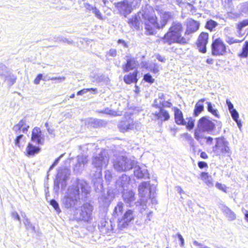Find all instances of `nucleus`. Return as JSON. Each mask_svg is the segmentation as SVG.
I'll use <instances>...</instances> for the list:
<instances>
[{
	"instance_id": "f257e3e1",
	"label": "nucleus",
	"mask_w": 248,
	"mask_h": 248,
	"mask_svg": "<svg viewBox=\"0 0 248 248\" xmlns=\"http://www.w3.org/2000/svg\"><path fill=\"white\" fill-rule=\"evenodd\" d=\"M140 15L145 18V29L147 34H153L156 29L163 28L167 22L173 17V14L170 12H163L160 14V20L157 21V17L152 13L153 9L148 6Z\"/></svg>"
},
{
	"instance_id": "f03ea898",
	"label": "nucleus",
	"mask_w": 248,
	"mask_h": 248,
	"mask_svg": "<svg viewBox=\"0 0 248 248\" xmlns=\"http://www.w3.org/2000/svg\"><path fill=\"white\" fill-rule=\"evenodd\" d=\"M81 196H85L90 192V187L87 183L83 180H78L76 185L69 186L62 201V204L65 208H69L76 205Z\"/></svg>"
},
{
	"instance_id": "7ed1b4c3",
	"label": "nucleus",
	"mask_w": 248,
	"mask_h": 248,
	"mask_svg": "<svg viewBox=\"0 0 248 248\" xmlns=\"http://www.w3.org/2000/svg\"><path fill=\"white\" fill-rule=\"evenodd\" d=\"M183 27L181 22L174 21L171 23L168 32L164 36L160 38L159 43L171 45L174 43L186 44L188 43L189 38L182 36Z\"/></svg>"
},
{
	"instance_id": "20e7f679",
	"label": "nucleus",
	"mask_w": 248,
	"mask_h": 248,
	"mask_svg": "<svg viewBox=\"0 0 248 248\" xmlns=\"http://www.w3.org/2000/svg\"><path fill=\"white\" fill-rule=\"evenodd\" d=\"M108 154L105 150H102L100 153L93 157L92 164L96 169L93 176V181L94 184L96 183H101L102 170L103 168H106L108 166Z\"/></svg>"
},
{
	"instance_id": "39448f33",
	"label": "nucleus",
	"mask_w": 248,
	"mask_h": 248,
	"mask_svg": "<svg viewBox=\"0 0 248 248\" xmlns=\"http://www.w3.org/2000/svg\"><path fill=\"white\" fill-rule=\"evenodd\" d=\"M215 127L214 123L206 117H202L198 122L197 127L194 130V138L201 142L204 138V133L212 131Z\"/></svg>"
},
{
	"instance_id": "423d86ee",
	"label": "nucleus",
	"mask_w": 248,
	"mask_h": 248,
	"mask_svg": "<svg viewBox=\"0 0 248 248\" xmlns=\"http://www.w3.org/2000/svg\"><path fill=\"white\" fill-rule=\"evenodd\" d=\"M112 161L113 168L119 172L129 170L138 164L136 160L123 155H114Z\"/></svg>"
},
{
	"instance_id": "0eeeda50",
	"label": "nucleus",
	"mask_w": 248,
	"mask_h": 248,
	"mask_svg": "<svg viewBox=\"0 0 248 248\" xmlns=\"http://www.w3.org/2000/svg\"><path fill=\"white\" fill-rule=\"evenodd\" d=\"M228 141L223 137L216 139V144L213 147V152L216 155H228L231 154Z\"/></svg>"
},
{
	"instance_id": "6e6552de",
	"label": "nucleus",
	"mask_w": 248,
	"mask_h": 248,
	"mask_svg": "<svg viewBox=\"0 0 248 248\" xmlns=\"http://www.w3.org/2000/svg\"><path fill=\"white\" fill-rule=\"evenodd\" d=\"M141 0H125L123 2L118 3L117 7L120 13L126 16L131 13L132 10L140 5Z\"/></svg>"
},
{
	"instance_id": "1a4fd4ad",
	"label": "nucleus",
	"mask_w": 248,
	"mask_h": 248,
	"mask_svg": "<svg viewBox=\"0 0 248 248\" xmlns=\"http://www.w3.org/2000/svg\"><path fill=\"white\" fill-rule=\"evenodd\" d=\"M93 207L91 204L84 203L80 207L79 216L76 217L86 222H89L93 218Z\"/></svg>"
},
{
	"instance_id": "9d476101",
	"label": "nucleus",
	"mask_w": 248,
	"mask_h": 248,
	"mask_svg": "<svg viewBox=\"0 0 248 248\" xmlns=\"http://www.w3.org/2000/svg\"><path fill=\"white\" fill-rule=\"evenodd\" d=\"M139 126L138 122L134 121L131 118L125 119L119 122L118 127L119 130L123 133L130 130H134Z\"/></svg>"
},
{
	"instance_id": "9b49d317",
	"label": "nucleus",
	"mask_w": 248,
	"mask_h": 248,
	"mask_svg": "<svg viewBox=\"0 0 248 248\" xmlns=\"http://www.w3.org/2000/svg\"><path fill=\"white\" fill-rule=\"evenodd\" d=\"M226 53V46L223 41L217 38L212 44V53L215 56L224 55Z\"/></svg>"
},
{
	"instance_id": "f8f14e48",
	"label": "nucleus",
	"mask_w": 248,
	"mask_h": 248,
	"mask_svg": "<svg viewBox=\"0 0 248 248\" xmlns=\"http://www.w3.org/2000/svg\"><path fill=\"white\" fill-rule=\"evenodd\" d=\"M138 191L140 200H146L149 195L152 192V188L149 182H144L141 183L138 187Z\"/></svg>"
},
{
	"instance_id": "ddd939ff",
	"label": "nucleus",
	"mask_w": 248,
	"mask_h": 248,
	"mask_svg": "<svg viewBox=\"0 0 248 248\" xmlns=\"http://www.w3.org/2000/svg\"><path fill=\"white\" fill-rule=\"evenodd\" d=\"M68 177V174L66 170L64 172L58 171L56 180L54 181V189L57 191L59 189V185L61 184L62 188L66 186V180Z\"/></svg>"
},
{
	"instance_id": "4468645a",
	"label": "nucleus",
	"mask_w": 248,
	"mask_h": 248,
	"mask_svg": "<svg viewBox=\"0 0 248 248\" xmlns=\"http://www.w3.org/2000/svg\"><path fill=\"white\" fill-rule=\"evenodd\" d=\"M209 35L208 33L202 32L199 36L197 46L200 51L205 53L206 51V46L208 43Z\"/></svg>"
},
{
	"instance_id": "2eb2a0df",
	"label": "nucleus",
	"mask_w": 248,
	"mask_h": 248,
	"mask_svg": "<svg viewBox=\"0 0 248 248\" xmlns=\"http://www.w3.org/2000/svg\"><path fill=\"white\" fill-rule=\"evenodd\" d=\"M139 65L138 62L134 58H128L125 64L122 65L124 72H128L130 70L136 69Z\"/></svg>"
},
{
	"instance_id": "dca6fc26",
	"label": "nucleus",
	"mask_w": 248,
	"mask_h": 248,
	"mask_svg": "<svg viewBox=\"0 0 248 248\" xmlns=\"http://www.w3.org/2000/svg\"><path fill=\"white\" fill-rule=\"evenodd\" d=\"M134 168V175L138 178H148L149 174L145 166H139L137 164L133 168Z\"/></svg>"
},
{
	"instance_id": "f3484780",
	"label": "nucleus",
	"mask_w": 248,
	"mask_h": 248,
	"mask_svg": "<svg viewBox=\"0 0 248 248\" xmlns=\"http://www.w3.org/2000/svg\"><path fill=\"white\" fill-rule=\"evenodd\" d=\"M123 199L127 206H131L136 200L135 193L132 190L124 191Z\"/></svg>"
},
{
	"instance_id": "a211bd4d",
	"label": "nucleus",
	"mask_w": 248,
	"mask_h": 248,
	"mask_svg": "<svg viewBox=\"0 0 248 248\" xmlns=\"http://www.w3.org/2000/svg\"><path fill=\"white\" fill-rule=\"evenodd\" d=\"M29 126L26 124V121L24 119L21 120L18 124L14 126L13 130L17 135L20 134V131L24 133L28 130Z\"/></svg>"
},
{
	"instance_id": "6ab92c4d",
	"label": "nucleus",
	"mask_w": 248,
	"mask_h": 248,
	"mask_svg": "<svg viewBox=\"0 0 248 248\" xmlns=\"http://www.w3.org/2000/svg\"><path fill=\"white\" fill-rule=\"evenodd\" d=\"M78 163L74 167V170L77 172H80L84 168V165L88 162L87 156L80 155L77 156Z\"/></svg>"
},
{
	"instance_id": "aec40b11",
	"label": "nucleus",
	"mask_w": 248,
	"mask_h": 248,
	"mask_svg": "<svg viewBox=\"0 0 248 248\" xmlns=\"http://www.w3.org/2000/svg\"><path fill=\"white\" fill-rule=\"evenodd\" d=\"M42 132L40 128L34 127L32 131L31 141L36 144H42Z\"/></svg>"
},
{
	"instance_id": "412c9836",
	"label": "nucleus",
	"mask_w": 248,
	"mask_h": 248,
	"mask_svg": "<svg viewBox=\"0 0 248 248\" xmlns=\"http://www.w3.org/2000/svg\"><path fill=\"white\" fill-rule=\"evenodd\" d=\"M200 24L193 20L190 19L188 21L187 27L185 31V36L193 33L196 31L199 28Z\"/></svg>"
},
{
	"instance_id": "4be33fe9",
	"label": "nucleus",
	"mask_w": 248,
	"mask_h": 248,
	"mask_svg": "<svg viewBox=\"0 0 248 248\" xmlns=\"http://www.w3.org/2000/svg\"><path fill=\"white\" fill-rule=\"evenodd\" d=\"M152 114L155 116L156 119L161 121H168L169 120L170 117L169 112L162 108H159V112H153Z\"/></svg>"
},
{
	"instance_id": "5701e85b",
	"label": "nucleus",
	"mask_w": 248,
	"mask_h": 248,
	"mask_svg": "<svg viewBox=\"0 0 248 248\" xmlns=\"http://www.w3.org/2000/svg\"><path fill=\"white\" fill-rule=\"evenodd\" d=\"M175 123L178 125H186V121L183 118L182 112L177 108L173 107Z\"/></svg>"
},
{
	"instance_id": "b1692460",
	"label": "nucleus",
	"mask_w": 248,
	"mask_h": 248,
	"mask_svg": "<svg viewBox=\"0 0 248 248\" xmlns=\"http://www.w3.org/2000/svg\"><path fill=\"white\" fill-rule=\"evenodd\" d=\"M130 178L126 174H123L116 181V186L119 187L125 188L129 185Z\"/></svg>"
},
{
	"instance_id": "393cba45",
	"label": "nucleus",
	"mask_w": 248,
	"mask_h": 248,
	"mask_svg": "<svg viewBox=\"0 0 248 248\" xmlns=\"http://www.w3.org/2000/svg\"><path fill=\"white\" fill-rule=\"evenodd\" d=\"M40 148L32 145L29 143L26 148L25 155L28 156H33L40 151Z\"/></svg>"
},
{
	"instance_id": "a878e982",
	"label": "nucleus",
	"mask_w": 248,
	"mask_h": 248,
	"mask_svg": "<svg viewBox=\"0 0 248 248\" xmlns=\"http://www.w3.org/2000/svg\"><path fill=\"white\" fill-rule=\"evenodd\" d=\"M146 8H148V6H146L145 7L143 8L141 11L140 12L138 13L137 16L129 19V23L131 24V25L134 27L135 28L139 27V21L140 19L141 20H143V22L145 23V18L142 16L141 15H140V16H139V15L141 14V13H142L143 12V11Z\"/></svg>"
},
{
	"instance_id": "bb28decb",
	"label": "nucleus",
	"mask_w": 248,
	"mask_h": 248,
	"mask_svg": "<svg viewBox=\"0 0 248 248\" xmlns=\"http://www.w3.org/2000/svg\"><path fill=\"white\" fill-rule=\"evenodd\" d=\"M137 74L138 71L136 70L133 73H130L128 75H125L124 77V81L128 84L137 82L138 80L137 79Z\"/></svg>"
},
{
	"instance_id": "cd10ccee",
	"label": "nucleus",
	"mask_w": 248,
	"mask_h": 248,
	"mask_svg": "<svg viewBox=\"0 0 248 248\" xmlns=\"http://www.w3.org/2000/svg\"><path fill=\"white\" fill-rule=\"evenodd\" d=\"M201 179L209 187H213L214 186L213 179L212 176L207 172H202L200 175Z\"/></svg>"
},
{
	"instance_id": "c85d7f7f",
	"label": "nucleus",
	"mask_w": 248,
	"mask_h": 248,
	"mask_svg": "<svg viewBox=\"0 0 248 248\" xmlns=\"http://www.w3.org/2000/svg\"><path fill=\"white\" fill-rule=\"evenodd\" d=\"M206 100L205 98H202L199 100L196 104L194 109V114L195 116H197L204 109L203 103Z\"/></svg>"
},
{
	"instance_id": "c756f323",
	"label": "nucleus",
	"mask_w": 248,
	"mask_h": 248,
	"mask_svg": "<svg viewBox=\"0 0 248 248\" xmlns=\"http://www.w3.org/2000/svg\"><path fill=\"white\" fill-rule=\"evenodd\" d=\"M114 198L113 194L108 193L107 197H103L100 199V202H102V205L104 207L108 206Z\"/></svg>"
},
{
	"instance_id": "7c9ffc66",
	"label": "nucleus",
	"mask_w": 248,
	"mask_h": 248,
	"mask_svg": "<svg viewBox=\"0 0 248 248\" xmlns=\"http://www.w3.org/2000/svg\"><path fill=\"white\" fill-rule=\"evenodd\" d=\"M223 212L224 213L226 217L229 221H232L235 219V214L227 207H224L223 209Z\"/></svg>"
},
{
	"instance_id": "2f4dec72",
	"label": "nucleus",
	"mask_w": 248,
	"mask_h": 248,
	"mask_svg": "<svg viewBox=\"0 0 248 248\" xmlns=\"http://www.w3.org/2000/svg\"><path fill=\"white\" fill-rule=\"evenodd\" d=\"M5 82H7L9 85H13L16 80V77L8 72L2 78Z\"/></svg>"
},
{
	"instance_id": "473e14b6",
	"label": "nucleus",
	"mask_w": 248,
	"mask_h": 248,
	"mask_svg": "<svg viewBox=\"0 0 248 248\" xmlns=\"http://www.w3.org/2000/svg\"><path fill=\"white\" fill-rule=\"evenodd\" d=\"M134 217L135 215L134 214V211L132 210H128L124 213L123 219L130 222L134 220Z\"/></svg>"
},
{
	"instance_id": "72a5a7b5",
	"label": "nucleus",
	"mask_w": 248,
	"mask_h": 248,
	"mask_svg": "<svg viewBox=\"0 0 248 248\" xmlns=\"http://www.w3.org/2000/svg\"><path fill=\"white\" fill-rule=\"evenodd\" d=\"M206 104H207L208 111L211 113L213 115H214L216 117L219 118V115L218 110L216 108H213L212 104L210 102H207Z\"/></svg>"
},
{
	"instance_id": "f704fd0d",
	"label": "nucleus",
	"mask_w": 248,
	"mask_h": 248,
	"mask_svg": "<svg viewBox=\"0 0 248 248\" xmlns=\"http://www.w3.org/2000/svg\"><path fill=\"white\" fill-rule=\"evenodd\" d=\"M99 112L105 113L112 116H120L121 115V114L118 113L117 111L110 109L108 108H105V109L100 110Z\"/></svg>"
},
{
	"instance_id": "c9c22d12",
	"label": "nucleus",
	"mask_w": 248,
	"mask_h": 248,
	"mask_svg": "<svg viewBox=\"0 0 248 248\" xmlns=\"http://www.w3.org/2000/svg\"><path fill=\"white\" fill-rule=\"evenodd\" d=\"M230 112L231 114V116L234 121H235L238 125V126L240 127L241 125L240 121L238 120L239 114L236 109L232 110L230 111Z\"/></svg>"
},
{
	"instance_id": "e433bc0d",
	"label": "nucleus",
	"mask_w": 248,
	"mask_h": 248,
	"mask_svg": "<svg viewBox=\"0 0 248 248\" xmlns=\"http://www.w3.org/2000/svg\"><path fill=\"white\" fill-rule=\"evenodd\" d=\"M241 58H247L248 56V41L245 42L242 49V52L239 54Z\"/></svg>"
},
{
	"instance_id": "4c0bfd02",
	"label": "nucleus",
	"mask_w": 248,
	"mask_h": 248,
	"mask_svg": "<svg viewBox=\"0 0 248 248\" xmlns=\"http://www.w3.org/2000/svg\"><path fill=\"white\" fill-rule=\"evenodd\" d=\"M124 203L119 202L114 209V213L117 215H121L123 211Z\"/></svg>"
},
{
	"instance_id": "58836bf2",
	"label": "nucleus",
	"mask_w": 248,
	"mask_h": 248,
	"mask_svg": "<svg viewBox=\"0 0 248 248\" xmlns=\"http://www.w3.org/2000/svg\"><path fill=\"white\" fill-rule=\"evenodd\" d=\"M92 91V93L96 94L97 93V89L96 88H87L83 89L77 93L78 95H82L85 93H86L88 92Z\"/></svg>"
},
{
	"instance_id": "ea45409f",
	"label": "nucleus",
	"mask_w": 248,
	"mask_h": 248,
	"mask_svg": "<svg viewBox=\"0 0 248 248\" xmlns=\"http://www.w3.org/2000/svg\"><path fill=\"white\" fill-rule=\"evenodd\" d=\"M186 127L188 130L192 129L194 126V120L191 117L187 118L186 119Z\"/></svg>"
},
{
	"instance_id": "a19ab883",
	"label": "nucleus",
	"mask_w": 248,
	"mask_h": 248,
	"mask_svg": "<svg viewBox=\"0 0 248 248\" xmlns=\"http://www.w3.org/2000/svg\"><path fill=\"white\" fill-rule=\"evenodd\" d=\"M135 203L137 206H139L140 212L141 213H142L144 211H145L147 208V205L144 200H141L140 202H136Z\"/></svg>"
},
{
	"instance_id": "79ce46f5",
	"label": "nucleus",
	"mask_w": 248,
	"mask_h": 248,
	"mask_svg": "<svg viewBox=\"0 0 248 248\" xmlns=\"http://www.w3.org/2000/svg\"><path fill=\"white\" fill-rule=\"evenodd\" d=\"M113 228L111 224L109 227H101L100 230V232L104 234H109L112 232Z\"/></svg>"
},
{
	"instance_id": "37998d69",
	"label": "nucleus",
	"mask_w": 248,
	"mask_h": 248,
	"mask_svg": "<svg viewBox=\"0 0 248 248\" xmlns=\"http://www.w3.org/2000/svg\"><path fill=\"white\" fill-rule=\"evenodd\" d=\"M225 41L230 45H232L234 43H239L242 41V40L236 39L231 36H227L226 37Z\"/></svg>"
},
{
	"instance_id": "c03bdc74",
	"label": "nucleus",
	"mask_w": 248,
	"mask_h": 248,
	"mask_svg": "<svg viewBox=\"0 0 248 248\" xmlns=\"http://www.w3.org/2000/svg\"><path fill=\"white\" fill-rule=\"evenodd\" d=\"M8 72V69L6 66L0 64V77L1 79Z\"/></svg>"
},
{
	"instance_id": "a18cd8bd",
	"label": "nucleus",
	"mask_w": 248,
	"mask_h": 248,
	"mask_svg": "<svg viewBox=\"0 0 248 248\" xmlns=\"http://www.w3.org/2000/svg\"><path fill=\"white\" fill-rule=\"evenodd\" d=\"M129 223V222L128 221H126L124 219H122L119 222L118 224V228L119 230H122L128 226Z\"/></svg>"
},
{
	"instance_id": "49530a36",
	"label": "nucleus",
	"mask_w": 248,
	"mask_h": 248,
	"mask_svg": "<svg viewBox=\"0 0 248 248\" xmlns=\"http://www.w3.org/2000/svg\"><path fill=\"white\" fill-rule=\"evenodd\" d=\"M25 227L27 230H31V231H34L35 227L29 221L28 218H26L24 222Z\"/></svg>"
},
{
	"instance_id": "de8ad7c7",
	"label": "nucleus",
	"mask_w": 248,
	"mask_h": 248,
	"mask_svg": "<svg viewBox=\"0 0 248 248\" xmlns=\"http://www.w3.org/2000/svg\"><path fill=\"white\" fill-rule=\"evenodd\" d=\"M217 25V23L215 21L211 20L207 22L206 27L207 29L212 31Z\"/></svg>"
},
{
	"instance_id": "09e8293b",
	"label": "nucleus",
	"mask_w": 248,
	"mask_h": 248,
	"mask_svg": "<svg viewBox=\"0 0 248 248\" xmlns=\"http://www.w3.org/2000/svg\"><path fill=\"white\" fill-rule=\"evenodd\" d=\"M247 25H248V19H245L240 22L237 25V29L239 32H240L243 28L245 27Z\"/></svg>"
},
{
	"instance_id": "8fccbe9b",
	"label": "nucleus",
	"mask_w": 248,
	"mask_h": 248,
	"mask_svg": "<svg viewBox=\"0 0 248 248\" xmlns=\"http://www.w3.org/2000/svg\"><path fill=\"white\" fill-rule=\"evenodd\" d=\"M50 203L54 207V208L57 211V212L59 213L61 212V210L59 207V204L57 203V202L55 200H51Z\"/></svg>"
},
{
	"instance_id": "3c124183",
	"label": "nucleus",
	"mask_w": 248,
	"mask_h": 248,
	"mask_svg": "<svg viewBox=\"0 0 248 248\" xmlns=\"http://www.w3.org/2000/svg\"><path fill=\"white\" fill-rule=\"evenodd\" d=\"M159 104L161 105L160 108H170L172 106L171 102L168 101L162 100L159 101Z\"/></svg>"
},
{
	"instance_id": "603ef678",
	"label": "nucleus",
	"mask_w": 248,
	"mask_h": 248,
	"mask_svg": "<svg viewBox=\"0 0 248 248\" xmlns=\"http://www.w3.org/2000/svg\"><path fill=\"white\" fill-rule=\"evenodd\" d=\"M93 13L95 16L99 19L103 20V18L102 16V14L100 11L97 9L96 7L94 8L93 10L92 11Z\"/></svg>"
},
{
	"instance_id": "864d4df0",
	"label": "nucleus",
	"mask_w": 248,
	"mask_h": 248,
	"mask_svg": "<svg viewBox=\"0 0 248 248\" xmlns=\"http://www.w3.org/2000/svg\"><path fill=\"white\" fill-rule=\"evenodd\" d=\"M149 199L151 200V203L153 204H156L157 203V201L156 199H155V192H152L149 196Z\"/></svg>"
},
{
	"instance_id": "5fc2aeb1",
	"label": "nucleus",
	"mask_w": 248,
	"mask_h": 248,
	"mask_svg": "<svg viewBox=\"0 0 248 248\" xmlns=\"http://www.w3.org/2000/svg\"><path fill=\"white\" fill-rule=\"evenodd\" d=\"M150 70L154 73H157L159 71V66L157 64H153L150 67Z\"/></svg>"
},
{
	"instance_id": "6e6d98bb",
	"label": "nucleus",
	"mask_w": 248,
	"mask_h": 248,
	"mask_svg": "<svg viewBox=\"0 0 248 248\" xmlns=\"http://www.w3.org/2000/svg\"><path fill=\"white\" fill-rule=\"evenodd\" d=\"M181 137L187 141H192L193 139L191 135L187 133H185L181 135Z\"/></svg>"
},
{
	"instance_id": "4d7b16f0",
	"label": "nucleus",
	"mask_w": 248,
	"mask_h": 248,
	"mask_svg": "<svg viewBox=\"0 0 248 248\" xmlns=\"http://www.w3.org/2000/svg\"><path fill=\"white\" fill-rule=\"evenodd\" d=\"M144 79L148 82L149 83H153L154 81V79L153 78L152 76L149 74H147L144 76Z\"/></svg>"
},
{
	"instance_id": "13d9d810",
	"label": "nucleus",
	"mask_w": 248,
	"mask_h": 248,
	"mask_svg": "<svg viewBox=\"0 0 248 248\" xmlns=\"http://www.w3.org/2000/svg\"><path fill=\"white\" fill-rule=\"evenodd\" d=\"M105 178L108 181H110L111 180L112 176L111 172L110 170H107L105 171Z\"/></svg>"
},
{
	"instance_id": "bf43d9fd",
	"label": "nucleus",
	"mask_w": 248,
	"mask_h": 248,
	"mask_svg": "<svg viewBox=\"0 0 248 248\" xmlns=\"http://www.w3.org/2000/svg\"><path fill=\"white\" fill-rule=\"evenodd\" d=\"M216 187L218 189L226 192V187L224 185H222L219 183L217 182L216 184Z\"/></svg>"
},
{
	"instance_id": "052dcab7",
	"label": "nucleus",
	"mask_w": 248,
	"mask_h": 248,
	"mask_svg": "<svg viewBox=\"0 0 248 248\" xmlns=\"http://www.w3.org/2000/svg\"><path fill=\"white\" fill-rule=\"evenodd\" d=\"M23 135L22 134H19L18 136L16 138V139L15 140V143L16 145L19 147V143L20 141L23 139Z\"/></svg>"
},
{
	"instance_id": "680f3d73",
	"label": "nucleus",
	"mask_w": 248,
	"mask_h": 248,
	"mask_svg": "<svg viewBox=\"0 0 248 248\" xmlns=\"http://www.w3.org/2000/svg\"><path fill=\"white\" fill-rule=\"evenodd\" d=\"M110 224H111L110 222H108V221H106L105 220H103L100 222V224L99 225V229H101V227H106L107 226V227H109L110 226Z\"/></svg>"
},
{
	"instance_id": "e2e57ef3",
	"label": "nucleus",
	"mask_w": 248,
	"mask_h": 248,
	"mask_svg": "<svg viewBox=\"0 0 248 248\" xmlns=\"http://www.w3.org/2000/svg\"><path fill=\"white\" fill-rule=\"evenodd\" d=\"M107 55L111 57H115L117 55V51L115 49H110L108 52Z\"/></svg>"
},
{
	"instance_id": "0e129e2a",
	"label": "nucleus",
	"mask_w": 248,
	"mask_h": 248,
	"mask_svg": "<svg viewBox=\"0 0 248 248\" xmlns=\"http://www.w3.org/2000/svg\"><path fill=\"white\" fill-rule=\"evenodd\" d=\"M50 80H56L58 82H62L65 79V78L64 77H55V78H49Z\"/></svg>"
},
{
	"instance_id": "69168bd1",
	"label": "nucleus",
	"mask_w": 248,
	"mask_h": 248,
	"mask_svg": "<svg viewBox=\"0 0 248 248\" xmlns=\"http://www.w3.org/2000/svg\"><path fill=\"white\" fill-rule=\"evenodd\" d=\"M43 75L41 74H39L35 79L34 80V83L36 85H38L39 84L40 81L41 79H42Z\"/></svg>"
},
{
	"instance_id": "338daca9",
	"label": "nucleus",
	"mask_w": 248,
	"mask_h": 248,
	"mask_svg": "<svg viewBox=\"0 0 248 248\" xmlns=\"http://www.w3.org/2000/svg\"><path fill=\"white\" fill-rule=\"evenodd\" d=\"M177 235L179 238V239L180 240V246L181 247H184V243H185V241H184V239L183 238V236H182V235L179 233H177Z\"/></svg>"
},
{
	"instance_id": "774afa93",
	"label": "nucleus",
	"mask_w": 248,
	"mask_h": 248,
	"mask_svg": "<svg viewBox=\"0 0 248 248\" xmlns=\"http://www.w3.org/2000/svg\"><path fill=\"white\" fill-rule=\"evenodd\" d=\"M85 8L88 11H92L94 8L95 7H93L88 3H84V4Z\"/></svg>"
}]
</instances>
